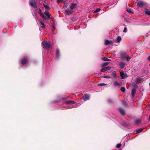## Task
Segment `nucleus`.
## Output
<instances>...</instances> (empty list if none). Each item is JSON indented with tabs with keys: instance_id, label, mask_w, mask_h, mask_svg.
<instances>
[{
	"instance_id": "obj_19",
	"label": "nucleus",
	"mask_w": 150,
	"mask_h": 150,
	"mask_svg": "<svg viewBox=\"0 0 150 150\" xmlns=\"http://www.w3.org/2000/svg\"><path fill=\"white\" fill-rule=\"evenodd\" d=\"M127 11L129 13H134L133 11L131 8H127Z\"/></svg>"
},
{
	"instance_id": "obj_16",
	"label": "nucleus",
	"mask_w": 150,
	"mask_h": 150,
	"mask_svg": "<svg viewBox=\"0 0 150 150\" xmlns=\"http://www.w3.org/2000/svg\"><path fill=\"white\" fill-rule=\"evenodd\" d=\"M60 50L58 49H57L56 53V56L57 58H58L59 56Z\"/></svg>"
},
{
	"instance_id": "obj_8",
	"label": "nucleus",
	"mask_w": 150,
	"mask_h": 150,
	"mask_svg": "<svg viewBox=\"0 0 150 150\" xmlns=\"http://www.w3.org/2000/svg\"><path fill=\"white\" fill-rule=\"evenodd\" d=\"M125 64L124 62H120L119 64L120 67L121 69L125 67Z\"/></svg>"
},
{
	"instance_id": "obj_6",
	"label": "nucleus",
	"mask_w": 150,
	"mask_h": 150,
	"mask_svg": "<svg viewBox=\"0 0 150 150\" xmlns=\"http://www.w3.org/2000/svg\"><path fill=\"white\" fill-rule=\"evenodd\" d=\"M65 103L67 105H70L72 104H74L75 103V102L71 100H68L66 101Z\"/></svg>"
},
{
	"instance_id": "obj_15",
	"label": "nucleus",
	"mask_w": 150,
	"mask_h": 150,
	"mask_svg": "<svg viewBox=\"0 0 150 150\" xmlns=\"http://www.w3.org/2000/svg\"><path fill=\"white\" fill-rule=\"evenodd\" d=\"M136 90L135 88H133L131 92L132 95V97H134V94L136 93Z\"/></svg>"
},
{
	"instance_id": "obj_48",
	"label": "nucleus",
	"mask_w": 150,
	"mask_h": 150,
	"mask_svg": "<svg viewBox=\"0 0 150 150\" xmlns=\"http://www.w3.org/2000/svg\"><path fill=\"white\" fill-rule=\"evenodd\" d=\"M149 85L150 86V83H149Z\"/></svg>"
},
{
	"instance_id": "obj_39",
	"label": "nucleus",
	"mask_w": 150,
	"mask_h": 150,
	"mask_svg": "<svg viewBox=\"0 0 150 150\" xmlns=\"http://www.w3.org/2000/svg\"><path fill=\"white\" fill-rule=\"evenodd\" d=\"M108 103H110L112 102V101L111 99H109L108 100Z\"/></svg>"
},
{
	"instance_id": "obj_21",
	"label": "nucleus",
	"mask_w": 150,
	"mask_h": 150,
	"mask_svg": "<svg viewBox=\"0 0 150 150\" xmlns=\"http://www.w3.org/2000/svg\"><path fill=\"white\" fill-rule=\"evenodd\" d=\"M43 6L44 7H45V9H48V10H50V7L47 5H46V4H43Z\"/></svg>"
},
{
	"instance_id": "obj_13",
	"label": "nucleus",
	"mask_w": 150,
	"mask_h": 150,
	"mask_svg": "<svg viewBox=\"0 0 150 150\" xmlns=\"http://www.w3.org/2000/svg\"><path fill=\"white\" fill-rule=\"evenodd\" d=\"M76 5H77V4H75V3L72 4H71V6H70L71 9V10L74 9L75 8Z\"/></svg>"
},
{
	"instance_id": "obj_3",
	"label": "nucleus",
	"mask_w": 150,
	"mask_h": 150,
	"mask_svg": "<svg viewBox=\"0 0 150 150\" xmlns=\"http://www.w3.org/2000/svg\"><path fill=\"white\" fill-rule=\"evenodd\" d=\"M30 5L31 7L34 8L36 7V3L35 0H30Z\"/></svg>"
},
{
	"instance_id": "obj_11",
	"label": "nucleus",
	"mask_w": 150,
	"mask_h": 150,
	"mask_svg": "<svg viewBox=\"0 0 150 150\" xmlns=\"http://www.w3.org/2000/svg\"><path fill=\"white\" fill-rule=\"evenodd\" d=\"M65 11L67 15H69L72 13V10L71 9L70 10L68 9H67L65 10Z\"/></svg>"
},
{
	"instance_id": "obj_41",
	"label": "nucleus",
	"mask_w": 150,
	"mask_h": 150,
	"mask_svg": "<svg viewBox=\"0 0 150 150\" xmlns=\"http://www.w3.org/2000/svg\"><path fill=\"white\" fill-rule=\"evenodd\" d=\"M127 28H125L123 30V32L126 33L127 32Z\"/></svg>"
},
{
	"instance_id": "obj_36",
	"label": "nucleus",
	"mask_w": 150,
	"mask_h": 150,
	"mask_svg": "<svg viewBox=\"0 0 150 150\" xmlns=\"http://www.w3.org/2000/svg\"><path fill=\"white\" fill-rule=\"evenodd\" d=\"M103 77L104 78H108V79H110V78H112L111 76H104Z\"/></svg>"
},
{
	"instance_id": "obj_32",
	"label": "nucleus",
	"mask_w": 150,
	"mask_h": 150,
	"mask_svg": "<svg viewBox=\"0 0 150 150\" xmlns=\"http://www.w3.org/2000/svg\"><path fill=\"white\" fill-rule=\"evenodd\" d=\"M123 105L125 107L128 106L127 104L126 101H123L122 102Z\"/></svg>"
},
{
	"instance_id": "obj_20",
	"label": "nucleus",
	"mask_w": 150,
	"mask_h": 150,
	"mask_svg": "<svg viewBox=\"0 0 150 150\" xmlns=\"http://www.w3.org/2000/svg\"><path fill=\"white\" fill-rule=\"evenodd\" d=\"M112 76L115 78H117V76L116 75V73L115 71H114L112 74Z\"/></svg>"
},
{
	"instance_id": "obj_22",
	"label": "nucleus",
	"mask_w": 150,
	"mask_h": 150,
	"mask_svg": "<svg viewBox=\"0 0 150 150\" xmlns=\"http://www.w3.org/2000/svg\"><path fill=\"white\" fill-rule=\"evenodd\" d=\"M121 39V37L120 36H118L117 38V42H119Z\"/></svg>"
},
{
	"instance_id": "obj_18",
	"label": "nucleus",
	"mask_w": 150,
	"mask_h": 150,
	"mask_svg": "<svg viewBox=\"0 0 150 150\" xmlns=\"http://www.w3.org/2000/svg\"><path fill=\"white\" fill-rule=\"evenodd\" d=\"M32 14L33 16H34L35 17V18L36 19V14H37V12L36 10H34L32 12Z\"/></svg>"
},
{
	"instance_id": "obj_23",
	"label": "nucleus",
	"mask_w": 150,
	"mask_h": 150,
	"mask_svg": "<svg viewBox=\"0 0 150 150\" xmlns=\"http://www.w3.org/2000/svg\"><path fill=\"white\" fill-rule=\"evenodd\" d=\"M145 13L148 15H150V11L147 9H146L145 11Z\"/></svg>"
},
{
	"instance_id": "obj_17",
	"label": "nucleus",
	"mask_w": 150,
	"mask_h": 150,
	"mask_svg": "<svg viewBox=\"0 0 150 150\" xmlns=\"http://www.w3.org/2000/svg\"><path fill=\"white\" fill-rule=\"evenodd\" d=\"M111 42L112 41L111 40H105V45H108L110 44Z\"/></svg>"
},
{
	"instance_id": "obj_7",
	"label": "nucleus",
	"mask_w": 150,
	"mask_h": 150,
	"mask_svg": "<svg viewBox=\"0 0 150 150\" xmlns=\"http://www.w3.org/2000/svg\"><path fill=\"white\" fill-rule=\"evenodd\" d=\"M126 54V52H121L120 54V58L122 59H125V56Z\"/></svg>"
},
{
	"instance_id": "obj_42",
	"label": "nucleus",
	"mask_w": 150,
	"mask_h": 150,
	"mask_svg": "<svg viewBox=\"0 0 150 150\" xmlns=\"http://www.w3.org/2000/svg\"><path fill=\"white\" fill-rule=\"evenodd\" d=\"M52 27H53L54 28V29H55V24H54V23L52 24Z\"/></svg>"
},
{
	"instance_id": "obj_47",
	"label": "nucleus",
	"mask_w": 150,
	"mask_h": 150,
	"mask_svg": "<svg viewBox=\"0 0 150 150\" xmlns=\"http://www.w3.org/2000/svg\"><path fill=\"white\" fill-rule=\"evenodd\" d=\"M64 7H65V8H66L67 7V6H66L64 7Z\"/></svg>"
},
{
	"instance_id": "obj_35",
	"label": "nucleus",
	"mask_w": 150,
	"mask_h": 150,
	"mask_svg": "<svg viewBox=\"0 0 150 150\" xmlns=\"http://www.w3.org/2000/svg\"><path fill=\"white\" fill-rule=\"evenodd\" d=\"M125 59L128 62L129 61L130 59V58L129 57V56H127L126 58H125Z\"/></svg>"
},
{
	"instance_id": "obj_45",
	"label": "nucleus",
	"mask_w": 150,
	"mask_h": 150,
	"mask_svg": "<svg viewBox=\"0 0 150 150\" xmlns=\"http://www.w3.org/2000/svg\"><path fill=\"white\" fill-rule=\"evenodd\" d=\"M64 7H65V8H66L67 7V6H66L64 7Z\"/></svg>"
},
{
	"instance_id": "obj_26",
	"label": "nucleus",
	"mask_w": 150,
	"mask_h": 150,
	"mask_svg": "<svg viewBox=\"0 0 150 150\" xmlns=\"http://www.w3.org/2000/svg\"><path fill=\"white\" fill-rule=\"evenodd\" d=\"M114 86H119L120 85V84L119 83H118L117 81H115L114 82Z\"/></svg>"
},
{
	"instance_id": "obj_37",
	"label": "nucleus",
	"mask_w": 150,
	"mask_h": 150,
	"mask_svg": "<svg viewBox=\"0 0 150 150\" xmlns=\"http://www.w3.org/2000/svg\"><path fill=\"white\" fill-rule=\"evenodd\" d=\"M45 14L46 16H50V14L47 11H45Z\"/></svg>"
},
{
	"instance_id": "obj_4",
	"label": "nucleus",
	"mask_w": 150,
	"mask_h": 150,
	"mask_svg": "<svg viewBox=\"0 0 150 150\" xmlns=\"http://www.w3.org/2000/svg\"><path fill=\"white\" fill-rule=\"evenodd\" d=\"M120 76L121 77V79H125L127 77V74H124V72L123 71L120 72Z\"/></svg>"
},
{
	"instance_id": "obj_31",
	"label": "nucleus",
	"mask_w": 150,
	"mask_h": 150,
	"mask_svg": "<svg viewBox=\"0 0 150 150\" xmlns=\"http://www.w3.org/2000/svg\"><path fill=\"white\" fill-rule=\"evenodd\" d=\"M121 91L122 92H124L125 91V88L124 87H122L120 88Z\"/></svg>"
},
{
	"instance_id": "obj_29",
	"label": "nucleus",
	"mask_w": 150,
	"mask_h": 150,
	"mask_svg": "<svg viewBox=\"0 0 150 150\" xmlns=\"http://www.w3.org/2000/svg\"><path fill=\"white\" fill-rule=\"evenodd\" d=\"M108 64H109V63L108 62H105L102 64V67H103V66H107L108 65Z\"/></svg>"
},
{
	"instance_id": "obj_46",
	"label": "nucleus",
	"mask_w": 150,
	"mask_h": 150,
	"mask_svg": "<svg viewBox=\"0 0 150 150\" xmlns=\"http://www.w3.org/2000/svg\"><path fill=\"white\" fill-rule=\"evenodd\" d=\"M64 7H65V8H66L67 7V6H66L64 7Z\"/></svg>"
},
{
	"instance_id": "obj_9",
	"label": "nucleus",
	"mask_w": 150,
	"mask_h": 150,
	"mask_svg": "<svg viewBox=\"0 0 150 150\" xmlns=\"http://www.w3.org/2000/svg\"><path fill=\"white\" fill-rule=\"evenodd\" d=\"M28 61V59L26 57H24L21 61V63L22 64H25Z\"/></svg>"
},
{
	"instance_id": "obj_33",
	"label": "nucleus",
	"mask_w": 150,
	"mask_h": 150,
	"mask_svg": "<svg viewBox=\"0 0 150 150\" xmlns=\"http://www.w3.org/2000/svg\"><path fill=\"white\" fill-rule=\"evenodd\" d=\"M107 84L106 83H100L98 84V85L99 86H103L105 85H107Z\"/></svg>"
},
{
	"instance_id": "obj_2",
	"label": "nucleus",
	"mask_w": 150,
	"mask_h": 150,
	"mask_svg": "<svg viewBox=\"0 0 150 150\" xmlns=\"http://www.w3.org/2000/svg\"><path fill=\"white\" fill-rule=\"evenodd\" d=\"M146 4H147V3L145 2L142 1H140L137 3V6L139 7H142Z\"/></svg>"
},
{
	"instance_id": "obj_1",
	"label": "nucleus",
	"mask_w": 150,
	"mask_h": 150,
	"mask_svg": "<svg viewBox=\"0 0 150 150\" xmlns=\"http://www.w3.org/2000/svg\"><path fill=\"white\" fill-rule=\"evenodd\" d=\"M42 45L44 49H48L51 47V43L49 41H43L42 42Z\"/></svg>"
},
{
	"instance_id": "obj_27",
	"label": "nucleus",
	"mask_w": 150,
	"mask_h": 150,
	"mask_svg": "<svg viewBox=\"0 0 150 150\" xmlns=\"http://www.w3.org/2000/svg\"><path fill=\"white\" fill-rule=\"evenodd\" d=\"M102 59L103 60L105 61H109L110 60L109 59L106 57H103V58Z\"/></svg>"
},
{
	"instance_id": "obj_14",
	"label": "nucleus",
	"mask_w": 150,
	"mask_h": 150,
	"mask_svg": "<svg viewBox=\"0 0 150 150\" xmlns=\"http://www.w3.org/2000/svg\"><path fill=\"white\" fill-rule=\"evenodd\" d=\"M89 96L86 94H84V97H83V99L84 100L86 101L89 99Z\"/></svg>"
},
{
	"instance_id": "obj_34",
	"label": "nucleus",
	"mask_w": 150,
	"mask_h": 150,
	"mask_svg": "<svg viewBox=\"0 0 150 150\" xmlns=\"http://www.w3.org/2000/svg\"><path fill=\"white\" fill-rule=\"evenodd\" d=\"M136 124H139L140 122V120L139 119L137 120L136 121Z\"/></svg>"
},
{
	"instance_id": "obj_38",
	"label": "nucleus",
	"mask_w": 150,
	"mask_h": 150,
	"mask_svg": "<svg viewBox=\"0 0 150 150\" xmlns=\"http://www.w3.org/2000/svg\"><path fill=\"white\" fill-rule=\"evenodd\" d=\"M121 144H118L116 145V147L117 148H119L121 147Z\"/></svg>"
},
{
	"instance_id": "obj_10",
	"label": "nucleus",
	"mask_w": 150,
	"mask_h": 150,
	"mask_svg": "<svg viewBox=\"0 0 150 150\" xmlns=\"http://www.w3.org/2000/svg\"><path fill=\"white\" fill-rule=\"evenodd\" d=\"M119 111L122 115H125L124 110L121 108H119Z\"/></svg>"
},
{
	"instance_id": "obj_5",
	"label": "nucleus",
	"mask_w": 150,
	"mask_h": 150,
	"mask_svg": "<svg viewBox=\"0 0 150 150\" xmlns=\"http://www.w3.org/2000/svg\"><path fill=\"white\" fill-rule=\"evenodd\" d=\"M111 68V67L110 66H108V67L102 68L101 69L100 71L101 72L105 71L108 70H110Z\"/></svg>"
},
{
	"instance_id": "obj_44",
	"label": "nucleus",
	"mask_w": 150,
	"mask_h": 150,
	"mask_svg": "<svg viewBox=\"0 0 150 150\" xmlns=\"http://www.w3.org/2000/svg\"><path fill=\"white\" fill-rule=\"evenodd\" d=\"M149 120H150V115H149Z\"/></svg>"
},
{
	"instance_id": "obj_40",
	"label": "nucleus",
	"mask_w": 150,
	"mask_h": 150,
	"mask_svg": "<svg viewBox=\"0 0 150 150\" xmlns=\"http://www.w3.org/2000/svg\"><path fill=\"white\" fill-rule=\"evenodd\" d=\"M100 9L99 8L96 9L95 11L94 12H98L100 11Z\"/></svg>"
},
{
	"instance_id": "obj_24",
	"label": "nucleus",
	"mask_w": 150,
	"mask_h": 150,
	"mask_svg": "<svg viewBox=\"0 0 150 150\" xmlns=\"http://www.w3.org/2000/svg\"><path fill=\"white\" fill-rule=\"evenodd\" d=\"M143 130V128H141V129H138L136 130V132L137 133H139L140 132H141Z\"/></svg>"
},
{
	"instance_id": "obj_43",
	"label": "nucleus",
	"mask_w": 150,
	"mask_h": 150,
	"mask_svg": "<svg viewBox=\"0 0 150 150\" xmlns=\"http://www.w3.org/2000/svg\"><path fill=\"white\" fill-rule=\"evenodd\" d=\"M148 59L150 60V56L148 57Z\"/></svg>"
},
{
	"instance_id": "obj_25",
	"label": "nucleus",
	"mask_w": 150,
	"mask_h": 150,
	"mask_svg": "<svg viewBox=\"0 0 150 150\" xmlns=\"http://www.w3.org/2000/svg\"><path fill=\"white\" fill-rule=\"evenodd\" d=\"M136 82L137 83H139L141 82V79L139 78H137L136 80Z\"/></svg>"
},
{
	"instance_id": "obj_12",
	"label": "nucleus",
	"mask_w": 150,
	"mask_h": 150,
	"mask_svg": "<svg viewBox=\"0 0 150 150\" xmlns=\"http://www.w3.org/2000/svg\"><path fill=\"white\" fill-rule=\"evenodd\" d=\"M41 17L42 18L44 19L48 20H49L50 18V16H45L44 14H43Z\"/></svg>"
},
{
	"instance_id": "obj_30",
	"label": "nucleus",
	"mask_w": 150,
	"mask_h": 150,
	"mask_svg": "<svg viewBox=\"0 0 150 150\" xmlns=\"http://www.w3.org/2000/svg\"><path fill=\"white\" fill-rule=\"evenodd\" d=\"M39 22L42 27L43 28H45V25L44 23L40 21H39Z\"/></svg>"
},
{
	"instance_id": "obj_28",
	"label": "nucleus",
	"mask_w": 150,
	"mask_h": 150,
	"mask_svg": "<svg viewBox=\"0 0 150 150\" xmlns=\"http://www.w3.org/2000/svg\"><path fill=\"white\" fill-rule=\"evenodd\" d=\"M38 12L39 14H40V16H42L43 14V13H42L41 10L40 8L39 9V11H38Z\"/></svg>"
}]
</instances>
